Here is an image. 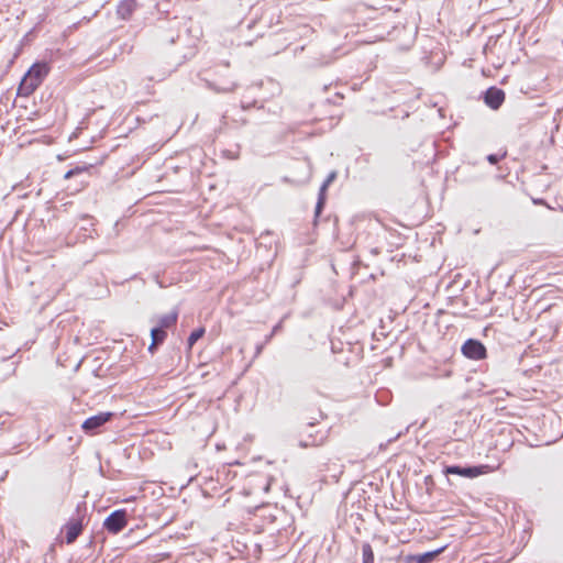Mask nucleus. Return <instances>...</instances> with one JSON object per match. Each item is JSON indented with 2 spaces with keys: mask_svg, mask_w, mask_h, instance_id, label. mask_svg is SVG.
Masks as SVG:
<instances>
[{
  "mask_svg": "<svg viewBox=\"0 0 563 563\" xmlns=\"http://www.w3.org/2000/svg\"><path fill=\"white\" fill-rule=\"evenodd\" d=\"M335 177H336V173L332 172V173L329 174V176L327 177V179L322 184V186L320 188V197H319V200L317 202L314 211H321V209L323 208V194L327 190L328 186L335 179Z\"/></svg>",
  "mask_w": 563,
  "mask_h": 563,
  "instance_id": "f8f14e48",
  "label": "nucleus"
},
{
  "mask_svg": "<svg viewBox=\"0 0 563 563\" xmlns=\"http://www.w3.org/2000/svg\"><path fill=\"white\" fill-rule=\"evenodd\" d=\"M280 329V323L276 324L273 330H272V333L275 334L278 330Z\"/></svg>",
  "mask_w": 563,
  "mask_h": 563,
  "instance_id": "aec40b11",
  "label": "nucleus"
},
{
  "mask_svg": "<svg viewBox=\"0 0 563 563\" xmlns=\"http://www.w3.org/2000/svg\"><path fill=\"white\" fill-rule=\"evenodd\" d=\"M505 100V92L496 87H490L485 93V102L492 109H498Z\"/></svg>",
  "mask_w": 563,
  "mask_h": 563,
  "instance_id": "0eeeda50",
  "label": "nucleus"
},
{
  "mask_svg": "<svg viewBox=\"0 0 563 563\" xmlns=\"http://www.w3.org/2000/svg\"><path fill=\"white\" fill-rule=\"evenodd\" d=\"M500 156L496 155V154H490L487 156V161L490 163V164H497L499 161H500Z\"/></svg>",
  "mask_w": 563,
  "mask_h": 563,
  "instance_id": "f3484780",
  "label": "nucleus"
},
{
  "mask_svg": "<svg viewBox=\"0 0 563 563\" xmlns=\"http://www.w3.org/2000/svg\"><path fill=\"white\" fill-rule=\"evenodd\" d=\"M157 345H158V344H154V340H152V343H151V345L148 346V351H150L151 353H154V351L156 350V346H157Z\"/></svg>",
  "mask_w": 563,
  "mask_h": 563,
  "instance_id": "6ab92c4d",
  "label": "nucleus"
},
{
  "mask_svg": "<svg viewBox=\"0 0 563 563\" xmlns=\"http://www.w3.org/2000/svg\"><path fill=\"white\" fill-rule=\"evenodd\" d=\"M113 416L114 415L112 412H99L98 415L86 419L82 422L81 428L86 433H97L104 423L112 419Z\"/></svg>",
  "mask_w": 563,
  "mask_h": 563,
  "instance_id": "39448f33",
  "label": "nucleus"
},
{
  "mask_svg": "<svg viewBox=\"0 0 563 563\" xmlns=\"http://www.w3.org/2000/svg\"><path fill=\"white\" fill-rule=\"evenodd\" d=\"M490 471L488 465H473V466H461V465H449L444 467L445 475H459L467 478H475L479 475L486 474Z\"/></svg>",
  "mask_w": 563,
  "mask_h": 563,
  "instance_id": "f03ea898",
  "label": "nucleus"
},
{
  "mask_svg": "<svg viewBox=\"0 0 563 563\" xmlns=\"http://www.w3.org/2000/svg\"><path fill=\"white\" fill-rule=\"evenodd\" d=\"M206 330L205 328H198L196 330H194L188 340H187V343H188V347L191 349L194 346V344L203 336Z\"/></svg>",
  "mask_w": 563,
  "mask_h": 563,
  "instance_id": "2eb2a0df",
  "label": "nucleus"
},
{
  "mask_svg": "<svg viewBox=\"0 0 563 563\" xmlns=\"http://www.w3.org/2000/svg\"><path fill=\"white\" fill-rule=\"evenodd\" d=\"M88 170V167H76L74 169H70L68 170L66 174H65V178L68 179L75 175H79V174H82V173H86Z\"/></svg>",
  "mask_w": 563,
  "mask_h": 563,
  "instance_id": "dca6fc26",
  "label": "nucleus"
},
{
  "mask_svg": "<svg viewBox=\"0 0 563 563\" xmlns=\"http://www.w3.org/2000/svg\"><path fill=\"white\" fill-rule=\"evenodd\" d=\"M136 8V1L135 0H122L118 5V14L122 19H129L132 14V12Z\"/></svg>",
  "mask_w": 563,
  "mask_h": 563,
  "instance_id": "9d476101",
  "label": "nucleus"
},
{
  "mask_svg": "<svg viewBox=\"0 0 563 563\" xmlns=\"http://www.w3.org/2000/svg\"><path fill=\"white\" fill-rule=\"evenodd\" d=\"M444 548H440L434 551H429L422 554H418L411 558L416 563H431L442 551Z\"/></svg>",
  "mask_w": 563,
  "mask_h": 563,
  "instance_id": "9b49d317",
  "label": "nucleus"
},
{
  "mask_svg": "<svg viewBox=\"0 0 563 563\" xmlns=\"http://www.w3.org/2000/svg\"><path fill=\"white\" fill-rule=\"evenodd\" d=\"M166 336V331L158 327H154L151 330V338L152 340H154V344H162L165 341Z\"/></svg>",
  "mask_w": 563,
  "mask_h": 563,
  "instance_id": "4468645a",
  "label": "nucleus"
},
{
  "mask_svg": "<svg viewBox=\"0 0 563 563\" xmlns=\"http://www.w3.org/2000/svg\"><path fill=\"white\" fill-rule=\"evenodd\" d=\"M264 345H265V344H264V343H262V344H258V345L256 346V350H255V356H258V355L262 353Z\"/></svg>",
  "mask_w": 563,
  "mask_h": 563,
  "instance_id": "a211bd4d",
  "label": "nucleus"
},
{
  "mask_svg": "<svg viewBox=\"0 0 563 563\" xmlns=\"http://www.w3.org/2000/svg\"><path fill=\"white\" fill-rule=\"evenodd\" d=\"M273 336H274V334L271 332V334H268V335L265 338V342H264V344L268 343Z\"/></svg>",
  "mask_w": 563,
  "mask_h": 563,
  "instance_id": "412c9836",
  "label": "nucleus"
},
{
  "mask_svg": "<svg viewBox=\"0 0 563 563\" xmlns=\"http://www.w3.org/2000/svg\"><path fill=\"white\" fill-rule=\"evenodd\" d=\"M177 320L178 310L174 309L172 312L159 317L157 327L166 331V329L174 327L177 323Z\"/></svg>",
  "mask_w": 563,
  "mask_h": 563,
  "instance_id": "1a4fd4ad",
  "label": "nucleus"
},
{
  "mask_svg": "<svg viewBox=\"0 0 563 563\" xmlns=\"http://www.w3.org/2000/svg\"><path fill=\"white\" fill-rule=\"evenodd\" d=\"M66 529V543L70 544L76 541L82 531V525L79 521H70L65 526Z\"/></svg>",
  "mask_w": 563,
  "mask_h": 563,
  "instance_id": "6e6552de",
  "label": "nucleus"
},
{
  "mask_svg": "<svg viewBox=\"0 0 563 563\" xmlns=\"http://www.w3.org/2000/svg\"><path fill=\"white\" fill-rule=\"evenodd\" d=\"M314 427L313 423H309L306 430L308 434L307 439H301L299 444L302 448L309 446H318L321 445L325 440V434L323 432L317 431L316 434L311 432V429Z\"/></svg>",
  "mask_w": 563,
  "mask_h": 563,
  "instance_id": "423d86ee",
  "label": "nucleus"
},
{
  "mask_svg": "<svg viewBox=\"0 0 563 563\" xmlns=\"http://www.w3.org/2000/svg\"><path fill=\"white\" fill-rule=\"evenodd\" d=\"M463 355L467 358L479 361L486 357L487 351L485 345L475 339H468L461 349Z\"/></svg>",
  "mask_w": 563,
  "mask_h": 563,
  "instance_id": "20e7f679",
  "label": "nucleus"
},
{
  "mask_svg": "<svg viewBox=\"0 0 563 563\" xmlns=\"http://www.w3.org/2000/svg\"><path fill=\"white\" fill-rule=\"evenodd\" d=\"M128 523V514L125 509H119L111 512L104 520V529L113 534L122 531Z\"/></svg>",
  "mask_w": 563,
  "mask_h": 563,
  "instance_id": "7ed1b4c3",
  "label": "nucleus"
},
{
  "mask_svg": "<svg viewBox=\"0 0 563 563\" xmlns=\"http://www.w3.org/2000/svg\"><path fill=\"white\" fill-rule=\"evenodd\" d=\"M320 214H321V213H319V212H316V213H314V221L317 220V218H318Z\"/></svg>",
  "mask_w": 563,
  "mask_h": 563,
  "instance_id": "4be33fe9",
  "label": "nucleus"
},
{
  "mask_svg": "<svg viewBox=\"0 0 563 563\" xmlns=\"http://www.w3.org/2000/svg\"><path fill=\"white\" fill-rule=\"evenodd\" d=\"M362 559L363 563H374V551L367 542L362 544Z\"/></svg>",
  "mask_w": 563,
  "mask_h": 563,
  "instance_id": "ddd939ff",
  "label": "nucleus"
},
{
  "mask_svg": "<svg viewBox=\"0 0 563 563\" xmlns=\"http://www.w3.org/2000/svg\"><path fill=\"white\" fill-rule=\"evenodd\" d=\"M49 71L47 63H35L22 78L18 93L20 96H30L42 84Z\"/></svg>",
  "mask_w": 563,
  "mask_h": 563,
  "instance_id": "f257e3e1",
  "label": "nucleus"
}]
</instances>
